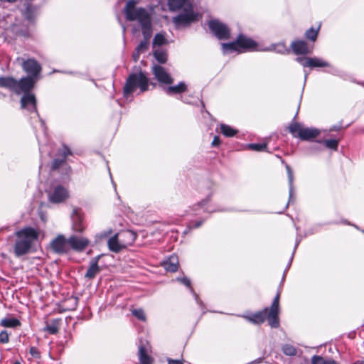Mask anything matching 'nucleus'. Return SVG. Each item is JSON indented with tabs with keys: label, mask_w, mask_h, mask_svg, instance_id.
<instances>
[{
	"label": "nucleus",
	"mask_w": 364,
	"mask_h": 364,
	"mask_svg": "<svg viewBox=\"0 0 364 364\" xmlns=\"http://www.w3.org/2000/svg\"><path fill=\"white\" fill-rule=\"evenodd\" d=\"M222 46L224 53L258 50L257 43L242 34H240L235 42L223 43Z\"/></svg>",
	"instance_id": "5"
},
{
	"label": "nucleus",
	"mask_w": 364,
	"mask_h": 364,
	"mask_svg": "<svg viewBox=\"0 0 364 364\" xmlns=\"http://www.w3.org/2000/svg\"><path fill=\"white\" fill-rule=\"evenodd\" d=\"M109 249L114 252H119L124 249L119 243V237L118 234L114 235L113 237L108 240Z\"/></svg>",
	"instance_id": "28"
},
{
	"label": "nucleus",
	"mask_w": 364,
	"mask_h": 364,
	"mask_svg": "<svg viewBox=\"0 0 364 364\" xmlns=\"http://www.w3.org/2000/svg\"><path fill=\"white\" fill-rule=\"evenodd\" d=\"M308 75H309V73H307L306 71H304V82L306 81Z\"/></svg>",
	"instance_id": "51"
},
{
	"label": "nucleus",
	"mask_w": 364,
	"mask_h": 364,
	"mask_svg": "<svg viewBox=\"0 0 364 364\" xmlns=\"http://www.w3.org/2000/svg\"><path fill=\"white\" fill-rule=\"evenodd\" d=\"M247 147L253 151H264L267 147L266 143H253L247 145Z\"/></svg>",
	"instance_id": "39"
},
{
	"label": "nucleus",
	"mask_w": 364,
	"mask_h": 364,
	"mask_svg": "<svg viewBox=\"0 0 364 364\" xmlns=\"http://www.w3.org/2000/svg\"><path fill=\"white\" fill-rule=\"evenodd\" d=\"M136 1L135 0L128 1L124 7V14L127 20L138 21L144 36V40L137 46L132 55L133 60L137 62L140 55L149 49V39L152 36V23L148 11L142 7H136Z\"/></svg>",
	"instance_id": "1"
},
{
	"label": "nucleus",
	"mask_w": 364,
	"mask_h": 364,
	"mask_svg": "<svg viewBox=\"0 0 364 364\" xmlns=\"http://www.w3.org/2000/svg\"><path fill=\"white\" fill-rule=\"evenodd\" d=\"M21 60L22 68L28 74V76L37 80L41 71V66L40 64L33 58H30L26 60H23V59Z\"/></svg>",
	"instance_id": "10"
},
{
	"label": "nucleus",
	"mask_w": 364,
	"mask_h": 364,
	"mask_svg": "<svg viewBox=\"0 0 364 364\" xmlns=\"http://www.w3.org/2000/svg\"><path fill=\"white\" fill-rule=\"evenodd\" d=\"M139 359L141 364H152L153 360L144 346L139 347Z\"/></svg>",
	"instance_id": "29"
},
{
	"label": "nucleus",
	"mask_w": 364,
	"mask_h": 364,
	"mask_svg": "<svg viewBox=\"0 0 364 364\" xmlns=\"http://www.w3.org/2000/svg\"><path fill=\"white\" fill-rule=\"evenodd\" d=\"M100 256H97L93 259L90 262V266L87 270V272L85 274V277L89 279H92L96 277V275L100 273V268L98 266V260Z\"/></svg>",
	"instance_id": "22"
},
{
	"label": "nucleus",
	"mask_w": 364,
	"mask_h": 364,
	"mask_svg": "<svg viewBox=\"0 0 364 364\" xmlns=\"http://www.w3.org/2000/svg\"><path fill=\"white\" fill-rule=\"evenodd\" d=\"M132 314L136 317L139 320L145 321H146V315L143 309H135L132 311Z\"/></svg>",
	"instance_id": "40"
},
{
	"label": "nucleus",
	"mask_w": 364,
	"mask_h": 364,
	"mask_svg": "<svg viewBox=\"0 0 364 364\" xmlns=\"http://www.w3.org/2000/svg\"><path fill=\"white\" fill-rule=\"evenodd\" d=\"M332 130H337V128L333 127V129H330V131H332Z\"/></svg>",
	"instance_id": "57"
},
{
	"label": "nucleus",
	"mask_w": 364,
	"mask_h": 364,
	"mask_svg": "<svg viewBox=\"0 0 364 364\" xmlns=\"http://www.w3.org/2000/svg\"><path fill=\"white\" fill-rule=\"evenodd\" d=\"M15 235L14 252L16 257H19L30 252L33 242L38 239V232L33 228L27 227L16 232Z\"/></svg>",
	"instance_id": "3"
},
{
	"label": "nucleus",
	"mask_w": 364,
	"mask_h": 364,
	"mask_svg": "<svg viewBox=\"0 0 364 364\" xmlns=\"http://www.w3.org/2000/svg\"><path fill=\"white\" fill-rule=\"evenodd\" d=\"M73 229L75 232H82L85 229L83 218L79 210L75 209L72 214Z\"/></svg>",
	"instance_id": "20"
},
{
	"label": "nucleus",
	"mask_w": 364,
	"mask_h": 364,
	"mask_svg": "<svg viewBox=\"0 0 364 364\" xmlns=\"http://www.w3.org/2000/svg\"><path fill=\"white\" fill-rule=\"evenodd\" d=\"M155 78L161 83L171 84L173 82L171 75L160 65H154L152 68Z\"/></svg>",
	"instance_id": "15"
},
{
	"label": "nucleus",
	"mask_w": 364,
	"mask_h": 364,
	"mask_svg": "<svg viewBox=\"0 0 364 364\" xmlns=\"http://www.w3.org/2000/svg\"><path fill=\"white\" fill-rule=\"evenodd\" d=\"M177 279L178 281H180L183 285H185L186 287L190 288L191 292L192 293V294L195 297V299H196V302L198 304H201L202 301H200L198 295L194 291L193 289L191 287V282L190 279L184 277H182V278H178Z\"/></svg>",
	"instance_id": "33"
},
{
	"label": "nucleus",
	"mask_w": 364,
	"mask_h": 364,
	"mask_svg": "<svg viewBox=\"0 0 364 364\" xmlns=\"http://www.w3.org/2000/svg\"><path fill=\"white\" fill-rule=\"evenodd\" d=\"M69 246L75 251L82 252L90 244V240L83 237L72 235L68 239Z\"/></svg>",
	"instance_id": "12"
},
{
	"label": "nucleus",
	"mask_w": 364,
	"mask_h": 364,
	"mask_svg": "<svg viewBox=\"0 0 364 364\" xmlns=\"http://www.w3.org/2000/svg\"><path fill=\"white\" fill-rule=\"evenodd\" d=\"M291 48L293 52L296 55H305L311 52L308 44L304 41L297 40L293 41L291 44Z\"/></svg>",
	"instance_id": "21"
},
{
	"label": "nucleus",
	"mask_w": 364,
	"mask_h": 364,
	"mask_svg": "<svg viewBox=\"0 0 364 364\" xmlns=\"http://www.w3.org/2000/svg\"><path fill=\"white\" fill-rule=\"evenodd\" d=\"M21 104L22 108H26L30 112H33L39 117L37 112L36 100L33 94L31 92L23 94L21 100Z\"/></svg>",
	"instance_id": "16"
},
{
	"label": "nucleus",
	"mask_w": 364,
	"mask_h": 364,
	"mask_svg": "<svg viewBox=\"0 0 364 364\" xmlns=\"http://www.w3.org/2000/svg\"><path fill=\"white\" fill-rule=\"evenodd\" d=\"M187 90V85L184 82H181L176 85L169 86L165 89V92L168 95L181 94Z\"/></svg>",
	"instance_id": "26"
},
{
	"label": "nucleus",
	"mask_w": 364,
	"mask_h": 364,
	"mask_svg": "<svg viewBox=\"0 0 364 364\" xmlns=\"http://www.w3.org/2000/svg\"><path fill=\"white\" fill-rule=\"evenodd\" d=\"M24 9H22V14L26 19L32 21L38 14V8L32 4L25 3Z\"/></svg>",
	"instance_id": "23"
},
{
	"label": "nucleus",
	"mask_w": 364,
	"mask_h": 364,
	"mask_svg": "<svg viewBox=\"0 0 364 364\" xmlns=\"http://www.w3.org/2000/svg\"><path fill=\"white\" fill-rule=\"evenodd\" d=\"M0 325L5 328H15L20 326L21 323L16 318L7 316L1 320Z\"/></svg>",
	"instance_id": "27"
},
{
	"label": "nucleus",
	"mask_w": 364,
	"mask_h": 364,
	"mask_svg": "<svg viewBox=\"0 0 364 364\" xmlns=\"http://www.w3.org/2000/svg\"><path fill=\"white\" fill-rule=\"evenodd\" d=\"M289 132L303 141H309L318 136L321 131L316 128L304 127L299 122H292L289 127Z\"/></svg>",
	"instance_id": "6"
},
{
	"label": "nucleus",
	"mask_w": 364,
	"mask_h": 364,
	"mask_svg": "<svg viewBox=\"0 0 364 364\" xmlns=\"http://www.w3.org/2000/svg\"><path fill=\"white\" fill-rule=\"evenodd\" d=\"M43 146L40 145L39 150H40V152L41 154L43 153Z\"/></svg>",
	"instance_id": "53"
},
{
	"label": "nucleus",
	"mask_w": 364,
	"mask_h": 364,
	"mask_svg": "<svg viewBox=\"0 0 364 364\" xmlns=\"http://www.w3.org/2000/svg\"><path fill=\"white\" fill-rule=\"evenodd\" d=\"M119 237V243L122 247L125 249L129 245H132L136 238V235L132 230H124L117 233Z\"/></svg>",
	"instance_id": "18"
},
{
	"label": "nucleus",
	"mask_w": 364,
	"mask_h": 364,
	"mask_svg": "<svg viewBox=\"0 0 364 364\" xmlns=\"http://www.w3.org/2000/svg\"><path fill=\"white\" fill-rule=\"evenodd\" d=\"M58 323L54 322L50 325H47L45 328V331L52 335L56 334L58 332Z\"/></svg>",
	"instance_id": "41"
},
{
	"label": "nucleus",
	"mask_w": 364,
	"mask_h": 364,
	"mask_svg": "<svg viewBox=\"0 0 364 364\" xmlns=\"http://www.w3.org/2000/svg\"><path fill=\"white\" fill-rule=\"evenodd\" d=\"M274 50L282 54L288 53V50L284 43H279L274 46Z\"/></svg>",
	"instance_id": "43"
},
{
	"label": "nucleus",
	"mask_w": 364,
	"mask_h": 364,
	"mask_svg": "<svg viewBox=\"0 0 364 364\" xmlns=\"http://www.w3.org/2000/svg\"><path fill=\"white\" fill-rule=\"evenodd\" d=\"M9 342V333L4 330L0 332V343H8Z\"/></svg>",
	"instance_id": "42"
},
{
	"label": "nucleus",
	"mask_w": 364,
	"mask_h": 364,
	"mask_svg": "<svg viewBox=\"0 0 364 364\" xmlns=\"http://www.w3.org/2000/svg\"><path fill=\"white\" fill-rule=\"evenodd\" d=\"M17 80L12 77H0V87L9 89L15 92Z\"/></svg>",
	"instance_id": "25"
},
{
	"label": "nucleus",
	"mask_w": 364,
	"mask_h": 364,
	"mask_svg": "<svg viewBox=\"0 0 364 364\" xmlns=\"http://www.w3.org/2000/svg\"><path fill=\"white\" fill-rule=\"evenodd\" d=\"M286 169L287 171V176H288V181H289V203L291 201H293L294 200L293 192H294V174L291 168L289 165H286Z\"/></svg>",
	"instance_id": "31"
},
{
	"label": "nucleus",
	"mask_w": 364,
	"mask_h": 364,
	"mask_svg": "<svg viewBox=\"0 0 364 364\" xmlns=\"http://www.w3.org/2000/svg\"><path fill=\"white\" fill-rule=\"evenodd\" d=\"M149 79L142 72L138 73H132L127 77L123 87V95L125 98L128 97L139 88V93H142L148 90Z\"/></svg>",
	"instance_id": "4"
},
{
	"label": "nucleus",
	"mask_w": 364,
	"mask_h": 364,
	"mask_svg": "<svg viewBox=\"0 0 364 364\" xmlns=\"http://www.w3.org/2000/svg\"><path fill=\"white\" fill-rule=\"evenodd\" d=\"M209 201V198L203 200L200 203L195 204L192 207H191V210L193 212V214L194 215H199L201 211L203 212H208V213H213L217 211L216 210L210 209L208 207L206 206V204Z\"/></svg>",
	"instance_id": "24"
},
{
	"label": "nucleus",
	"mask_w": 364,
	"mask_h": 364,
	"mask_svg": "<svg viewBox=\"0 0 364 364\" xmlns=\"http://www.w3.org/2000/svg\"><path fill=\"white\" fill-rule=\"evenodd\" d=\"M319 143H323L326 148L336 151L338 147L339 141L337 139H326L318 141Z\"/></svg>",
	"instance_id": "35"
},
{
	"label": "nucleus",
	"mask_w": 364,
	"mask_h": 364,
	"mask_svg": "<svg viewBox=\"0 0 364 364\" xmlns=\"http://www.w3.org/2000/svg\"><path fill=\"white\" fill-rule=\"evenodd\" d=\"M68 197V192L62 186H55L48 193L49 200L53 203H59L64 201Z\"/></svg>",
	"instance_id": "11"
},
{
	"label": "nucleus",
	"mask_w": 364,
	"mask_h": 364,
	"mask_svg": "<svg viewBox=\"0 0 364 364\" xmlns=\"http://www.w3.org/2000/svg\"><path fill=\"white\" fill-rule=\"evenodd\" d=\"M168 364H183L182 360L168 359Z\"/></svg>",
	"instance_id": "47"
},
{
	"label": "nucleus",
	"mask_w": 364,
	"mask_h": 364,
	"mask_svg": "<svg viewBox=\"0 0 364 364\" xmlns=\"http://www.w3.org/2000/svg\"><path fill=\"white\" fill-rule=\"evenodd\" d=\"M298 245H299V242H296V245H295V247H294V250H296V248L297 247Z\"/></svg>",
	"instance_id": "54"
},
{
	"label": "nucleus",
	"mask_w": 364,
	"mask_h": 364,
	"mask_svg": "<svg viewBox=\"0 0 364 364\" xmlns=\"http://www.w3.org/2000/svg\"><path fill=\"white\" fill-rule=\"evenodd\" d=\"M318 29H314L313 28H310L305 33V36L306 38L315 41L318 36Z\"/></svg>",
	"instance_id": "38"
},
{
	"label": "nucleus",
	"mask_w": 364,
	"mask_h": 364,
	"mask_svg": "<svg viewBox=\"0 0 364 364\" xmlns=\"http://www.w3.org/2000/svg\"><path fill=\"white\" fill-rule=\"evenodd\" d=\"M166 43V40L165 38V36L162 33H157L155 35L154 40H153V46H160Z\"/></svg>",
	"instance_id": "36"
},
{
	"label": "nucleus",
	"mask_w": 364,
	"mask_h": 364,
	"mask_svg": "<svg viewBox=\"0 0 364 364\" xmlns=\"http://www.w3.org/2000/svg\"><path fill=\"white\" fill-rule=\"evenodd\" d=\"M40 120H41V127L42 128L43 132L46 134V126H45V122L41 119Z\"/></svg>",
	"instance_id": "49"
},
{
	"label": "nucleus",
	"mask_w": 364,
	"mask_h": 364,
	"mask_svg": "<svg viewBox=\"0 0 364 364\" xmlns=\"http://www.w3.org/2000/svg\"><path fill=\"white\" fill-rule=\"evenodd\" d=\"M353 364H364V361L358 360V361L355 362Z\"/></svg>",
	"instance_id": "52"
},
{
	"label": "nucleus",
	"mask_w": 364,
	"mask_h": 364,
	"mask_svg": "<svg viewBox=\"0 0 364 364\" xmlns=\"http://www.w3.org/2000/svg\"><path fill=\"white\" fill-rule=\"evenodd\" d=\"M29 353L35 358H39L41 356L40 351L36 347L34 346L30 348Z\"/></svg>",
	"instance_id": "44"
},
{
	"label": "nucleus",
	"mask_w": 364,
	"mask_h": 364,
	"mask_svg": "<svg viewBox=\"0 0 364 364\" xmlns=\"http://www.w3.org/2000/svg\"><path fill=\"white\" fill-rule=\"evenodd\" d=\"M189 97H183V96H181V100L183 102H185V103H187V104H191V103H192V102L189 100Z\"/></svg>",
	"instance_id": "48"
},
{
	"label": "nucleus",
	"mask_w": 364,
	"mask_h": 364,
	"mask_svg": "<svg viewBox=\"0 0 364 364\" xmlns=\"http://www.w3.org/2000/svg\"><path fill=\"white\" fill-rule=\"evenodd\" d=\"M58 154L62 156V159H55L52 164V169H58L60 166L65 163V159L68 156L72 155L70 149L66 145H63L62 148L59 149Z\"/></svg>",
	"instance_id": "19"
},
{
	"label": "nucleus",
	"mask_w": 364,
	"mask_h": 364,
	"mask_svg": "<svg viewBox=\"0 0 364 364\" xmlns=\"http://www.w3.org/2000/svg\"><path fill=\"white\" fill-rule=\"evenodd\" d=\"M267 311L268 308H264L262 311L253 314H244L241 316L253 324L259 325L265 321Z\"/></svg>",
	"instance_id": "17"
},
{
	"label": "nucleus",
	"mask_w": 364,
	"mask_h": 364,
	"mask_svg": "<svg viewBox=\"0 0 364 364\" xmlns=\"http://www.w3.org/2000/svg\"><path fill=\"white\" fill-rule=\"evenodd\" d=\"M220 144V139L219 138V136H215L214 138H213V140L211 143L212 146H219Z\"/></svg>",
	"instance_id": "46"
},
{
	"label": "nucleus",
	"mask_w": 364,
	"mask_h": 364,
	"mask_svg": "<svg viewBox=\"0 0 364 364\" xmlns=\"http://www.w3.org/2000/svg\"><path fill=\"white\" fill-rule=\"evenodd\" d=\"M154 56L159 63H165L167 60V53L162 49H156L154 51Z\"/></svg>",
	"instance_id": "34"
},
{
	"label": "nucleus",
	"mask_w": 364,
	"mask_h": 364,
	"mask_svg": "<svg viewBox=\"0 0 364 364\" xmlns=\"http://www.w3.org/2000/svg\"><path fill=\"white\" fill-rule=\"evenodd\" d=\"M17 0H0V1H6V2H9V3H14Z\"/></svg>",
	"instance_id": "50"
},
{
	"label": "nucleus",
	"mask_w": 364,
	"mask_h": 364,
	"mask_svg": "<svg viewBox=\"0 0 364 364\" xmlns=\"http://www.w3.org/2000/svg\"><path fill=\"white\" fill-rule=\"evenodd\" d=\"M279 297L280 293L278 292L271 304L270 309H268V311L267 313L266 318L268 321V323L274 328H277L279 326Z\"/></svg>",
	"instance_id": "7"
},
{
	"label": "nucleus",
	"mask_w": 364,
	"mask_h": 364,
	"mask_svg": "<svg viewBox=\"0 0 364 364\" xmlns=\"http://www.w3.org/2000/svg\"><path fill=\"white\" fill-rule=\"evenodd\" d=\"M282 351L285 355L289 356L295 355L297 352L296 348L294 346L289 344L284 345L282 346Z\"/></svg>",
	"instance_id": "37"
},
{
	"label": "nucleus",
	"mask_w": 364,
	"mask_h": 364,
	"mask_svg": "<svg viewBox=\"0 0 364 364\" xmlns=\"http://www.w3.org/2000/svg\"><path fill=\"white\" fill-rule=\"evenodd\" d=\"M170 11L182 9L181 12L173 18V22L177 28L188 26L196 22L201 16L194 11L193 5L190 0H167Z\"/></svg>",
	"instance_id": "2"
},
{
	"label": "nucleus",
	"mask_w": 364,
	"mask_h": 364,
	"mask_svg": "<svg viewBox=\"0 0 364 364\" xmlns=\"http://www.w3.org/2000/svg\"><path fill=\"white\" fill-rule=\"evenodd\" d=\"M122 29H123V33H124V32H125V30H126V28H125V26H122Z\"/></svg>",
	"instance_id": "56"
},
{
	"label": "nucleus",
	"mask_w": 364,
	"mask_h": 364,
	"mask_svg": "<svg viewBox=\"0 0 364 364\" xmlns=\"http://www.w3.org/2000/svg\"><path fill=\"white\" fill-rule=\"evenodd\" d=\"M203 223V220H200L197 222H191L189 225L190 228H199Z\"/></svg>",
	"instance_id": "45"
},
{
	"label": "nucleus",
	"mask_w": 364,
	"mask_h": 364,
	"mask_svg": "<svg viewBox=\"0 0 364 364\" xmlns=\"http://www.w3.org/2000/svg\"><path fill=\"white\" fill-rule=\"evenodd\" d=\"M178 259L176 255H171L169 257L166 262L165 263V269L167 271L174 272L178 270Z\"/></svg>",
	"instance_id": "30"
},
{
	"label": "nucleus",
	"mask_w": 364,
	"mask_h": 364,
	"mask_svg": "<svg viewBox=\"0 0 364 364\" xmlns=\"http://www.w3.org/2000/svg\"><path fill=\"white\" fill-rule=\"evenodd\" d=\"M14 364H21V362H20V361H18V360H17V361H15V362L14 363Z\"/></svg>",
	"instance_id": "55"
},
{
	"label": "nucleus",
	"mask_w": 364,
	"mask_h": 364,
	"mask_svg": "<svg viewBox=\"0 0 364 364\" xmlns=\"http://www.w3.org/2000/svg\"><path fill=\"white\" fill-rule=\"evenodd\" d=\"M36 79H34L31 77H22L20 80H17L16 89L15 92L16 94H20L21 92L29 93L30 90L34 86L36 83Z\"/></svg>",
	"instance_id": "14"
},
{
	"label": "nucleus",
	"mask_w": 364,
	"mask_h": 364,
	"mask_svg": "<svg viewBox=\"0 0 364 364\" xmlns=\"http://www.w3.org/2000/svg\"><path fill=\"white\" fill-rule=\"evenodd\" d=\"M220 132L226 137L234 136L237 133V129L225 124H220Z\"/></svg>",
	"instance_id": "32"
},
{
	"label": "nucleus",
	"mask_w": 364,
	"mask_h": 364,
	"mask_svg": "<svg viewBox=\"0 0 364 364\" xmlns=\"http://www.w3.org/2000/svg\"><path fill=\"white\" fill-rule=\"evenodd\" d=\"M296 60L304 68H315L331 66L329 63L317 57H298Z\"/></svg>",
	"instance_id": "9"
},
{
	"label": "nucleus",
	"mask_w": 364,
	"mask_h": 364,
	"mask_svg": "<svg viewBox=\"0 0 364 364\" xmlns=\"http://www.w3.org/2000/svg\"><path fill=\"white\" fill-rule=\"evenodd\" d=\"M208 26L218 39L229 38L230 33L228 27L218 20H210Z\"/></svg>",
	"instance_id": "8"
},
{
	"label": "nucleus",
	"mask_w": 364,
	"mask_h": 364,
	"mask_svg": "<svg viewBox=\"0 0 364 364\" xmlns=\"http://www.w3.org/2000/svg\"><path fill=\"white\" fill-rule=\"evenodd\" d=\"M50 246L53 252L62 254L68 251L69 244L68 240L63 235H60L51 241Z\"/></svg>",
	"instance_id": "13"
}]
</instances>
